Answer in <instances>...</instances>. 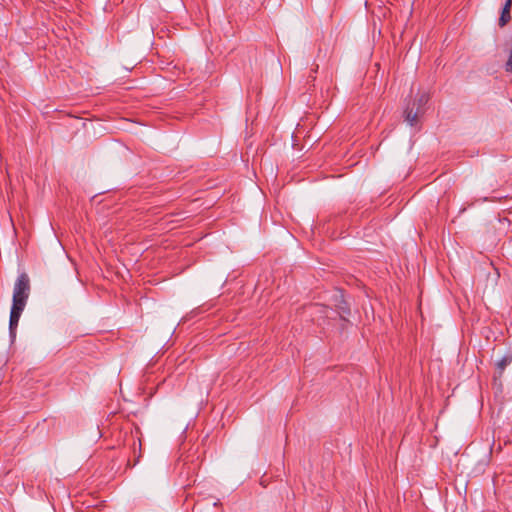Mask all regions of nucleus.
I'll return each mask as SVG.
<instances>
[{
	"mask_svg": "<svg viewBox=\"0 0 512 512\" xmlns=\"http://www.w3.org/2000/svg\"><path fill=\"white\" fill-rule=\"evenodd\" d=\"M430 96L426 92L417 94L412 102H409L404 110L405 121L410 126H416L419 118L425 113V106L428 103Z\"/></svg>",
	"mask_w": 512,
	"mask_h": 512,
	"instance_id": "obj_1",
	"label": "nucleus"
},
{
	"mask_svg": "<svg viewBox=\"0 0 512 512\" xmlns=\"http://www.w3.org/2000/svg\"><path fill=\"white\" fill-rule=\"evenodd\" d=\"M30 294V279L26 273H21L14 284L12 306L25 308Z\"/></svg>",
	"mask_w": 512,
	"mask_h": 512,
	"instance_id": "obj_2",
	"label": "nucleus"
},
{
	"mask_svg": "<svg viewBox=\"0 0 512 512\" xmlns=\"http://www.w3.org/2000/svg\"><path fill=\"white\" fill-rule=\"evenodd\" d=\"M23 308L21 307H11L10 311V319H9V333L12 340L16 337V330L18 327L19 319L21 317V314L23 312Z\"/></svg>",
	"mask_w": 512,
	"mask_h": 512,
	"instance_id": "obj_3",
	"label": "nucleus"
},
{
	"mask_svg": "<svg viewBox=\"0 0 512 512\" xmlns=\"http://www.w3.org/2000/svg\"><path fill=\"white\" fill-rule=\"evenodd\" d=\"M335 306L337 308V312L340 315L341 319L346 320V316L350 315V306L344 299V296L341 292H338L334 296Z\"/></svg>",
	"mask_w": 512,
	"mask_h": 512,
	"instance_id": "obj_4",
	"label": "nucleus"
},
{
	"mask_svg": "<svg viewBox=\"0 0 512 512\" xmlns=\"http://www.w3.org/2000/svg\"><path fill=\"white\" fill-rule=\"evenodd\" d=\"M131 440H132L131 449H132V454H133V463L131 466L134 467L140 462V459L142 457V442H141V438L139 436H134V435L131 436Z\"/></svg>",
	"mask_w": 512,
	"mask_h": 512,
	"instance_id": "obj_5",
	"label": "nucleus"
},
{
	"mask_svg": "<svg viewBox=\"0 0 512 512\" xmlns=\"http://www.w3.org/2000/svg\"><path fill=\"white\" fill-rule=\"evenodd\" d=\"M511 6H512V0H506L505 4L503 6V9H502L500 18H499V26L500 27H504L511 20V15H510Z\"/></svg>",
	"mask_w": 512,
	"mask_h": 512,
	"instance_id": "obj_6",
	"label": "nucleus"
},
{
	"mask_svg": "<svg viewBox=\"0 0 512 512\" xmlns=\"http://www.w3.org/2000/svg\"><path fill=\"white\" fill-rule=\"evenodd\" d=\"M511 362H512V355H505L496 363V367L498 369L499 375H501L503 373L506 366L509 365Z\"/></svg>",
	"mask_w": 512,
	"mask_h": 512,
	"instance_id": "obj_7",
	"label": "nucleus"
},
{
	"mask_svg": "<svg viewBox=\"0 0 512 512\" xmlns=\"http://www.w3.org/2000/svg\"><path fill=\"white\" fill-rule=\"evenodd\" d=\"M505 70L512 73V51L510 52L509 58L505 64Z\"/></svg>",
	"mask_w": 512,
	"mask_h": 512,
	"instance_id": "obj_8",
	"label": "nucleus"
},
{
	"mask_svg": "<svg viewBox=\"0 0 512 512\" xmlns=\"http://www.w3.org/2000/svg\"><path fill=\"white\" fill-rule=\"evenodd\" d=\"M317 70H318V65H316V66H315V68H314V69H312V72H314V73H315V72H317Z\"/></svg>",
	"mask_w": 512,
	"mask_h": 512,
	"instance_id": "obj_9",
	"label": "nucleus"
}]
</instances>
